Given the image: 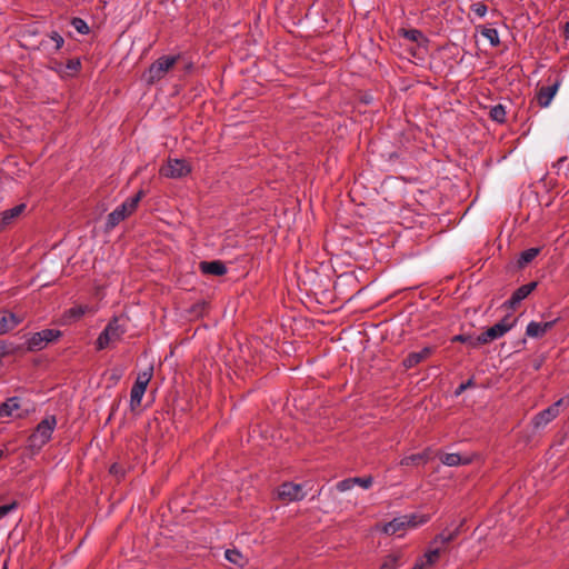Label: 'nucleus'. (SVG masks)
I'll return each mask as SVG.
<instances>
[{"label": "nucleus", "instance_id": "nucleus-1", "mask_svg": "<svg viewBox=\"0 0 569 569\" xmlns=\"http://www.w3.org/2000/svg\"><path fill=\"white\" fill-rule=\"evenodd\" d=\"M129 317L126 315L114 316L96 340L97 350L106 349L110 343L120 341L127 332Z\"/></svg>", "mask_w": 569, "mask_h": 569}, {"label": "nucleus", "instance_id": "nucleus-2", "mask_svg": "<svg viewBox=\"0 0 569 569\" xmlns=\"http://www.w3.org/2000/svg\"><path fill=\"white\" fill-rule=\"evenodd\" d=\"M181 56H162L150 64L142 74L147 84L151 86L160 81L178 63Z\"/></svg>", "mask_w": 569, "mask_h": 569}, {"label": "nucleus", "instance_id": "nucleus-3", "mask_svg": "<svg viewBox=\"0 0 569 569\" xmlns=\"http://www.w3.org/2000/svg\"><path fill=\"white\" fill-rule=\"evenodd\" d=\"M42 30L38 22L24 24L20 37L23 41L22 47L28 50H48V43L41 38Z\"/></svg>", "mask_w": 569, "mask_h": 569}, {"label": "nucleus", "instance_id": "nucleus-4", "mask_svg": "<svg viewBox=\"0 0 569 569\" xmlns=\"http://www.w3.org/2000/svg\"><path fill=\"white\" fill-rule=\"evenodd\" d=\"M62 336V332L57 329H43L34 332L27 340V350L38 351L42 350L49 342H53Z\"/></svg>", "mask_w": 569, "mask_h": 569}, {"label": "nucleus", "instance_id": "nucleus-5", "mask_svg": "<svg viewBox=\"0 0 569 569\" xmlns=\"http://www.w3.org/2000/svg\"><path fill=\"white\" fill-rule=\"evenodd\" d=\"M191 172V168L183 159L170 160L167 166L160 169V174L167 178H183Z\"/></svg>", "mask_w": 569, "mask_h": 569}, {"label": "nucleus", "instance_id": "nucleus-6", "mask_svg": "<svg viewBox=\"0 0 569 569\" xmlns=\"http://www.w3.org/2000/svg\"><path fill=\"white\" fill-rule=\"evenodd\" d=\"M565 402V399H559L551 406H549L547 409L540 411L537 413L532 419V425L536 429H540L546 427L550 421H552L555 418L559 415V407L562 406Z\"/></svg>", "mask_w": 569, "mask_h": 569}, {"label": "nucleus", "instance_id": "nucleus-7", "mask_svg": "<svg viewBox=\"0 0 569 569\" xmlns=\"http://www.w3.org/2000/svg\"><path fill=\"white\" fill-rule=\"evenodd\" d=\"M306 493L301 485L292 482H284L278 489V497L284 501H300L305 498Z\"/></svg>", "mask_w": 569, "mask_h": 569}, {"label": "nucleus", "instance_id": "nucleus-8", "mask_svg": "<svg viewBox=\"0 0 569 569\" xmlns=\"http://www.w3.org/2000/svg\"><path fill=\"white\" fill-rule=\"evenodd\" d=\"M538 286L537 281H531L529 283L520 286L515 292L511 295L510 299H508L503 307L507 309H516L518 305L522 300H525Z\"/></svg>", "mask_w": 569, "mask_h": 569}, {"label": "nucleus", "instance_id": "nucleus-9", "mask_svg": "<svg viewBox=\"0 0 569 569\" xmlns=\"http://www.w3.org/2000/svg\"><path fill=\"white\" fill-rule=\"evenodd\" d=\"M507 333V327L502 325H493L492 327L485 330L481 335L476 337L475 345H487Z\"/></svg>", "mask_w": 569, "mask_h": 569}, {"label": "nucleus", "instance_id": "nucleus-10", "mask_svg": "<svg viewBox=\"0 0 569 569\" xmlns=\"http://www.w3.org/2000/svg\"><path fill=\"white\" fill-rule=\"evenodd\" d=\"M559 84H560V81L556 80L552 84L542 86L541 88L538 89L536 99L540 107L546 108L549 106L552 98L555 97V94L558 91Z\"/></svg>", "mask_w": 569, "mask_h": 569}, {"label": "nucleus", "instance_id": "nucleus-11", "mask_svg": "<svg viewBox=\"0 0 569 569\" xmlns=\"http://www.w3.org/2000/svg\"><path fill=\"white\" fill-rule=\"evenodd\" d=\"M433 352V348L432 347H425L421 351L419 352H410L403 360H402V366L406 368V369H411L413 367H416L417 365H419L420 362L425 361L426 359H428L431 353Z\"/></svg>", "mask_w": 569, "mask_h": 569}, {"label": "nucleus", "instance_id": "nucleus-12", "mask_svg": "<svg viewBox=\"0 0 569 569\" xmlns=\"http://www.w3.org/2000/svg\"><path fill=\"white\" fill-rule=\"evenodd\" d=\"M199 269L203 274H211L218 277L226 274L228 271L226 264L220 260L201 261L199 263Z\"/></svg>", "mask_w": 569, "mask_h": 569}, {"label": "nucleus", "instance_id": "nucleus-13", "mask_svg": "<svg viewBox=\"0 0 569 569\" xmlns=\"http://www.w3.org/2000/svg\"><path fill=\"white\" fill-rule=\"evenodd\" d=\"M21 322V319L9 310H0V335L16 328Z\"/></svg>", "mask_w": 569, "mask_h": 569}, {"label": "nucleus", "instance_id": "nucleus-14", "mask_svg": "<svg viewBox=\"0 0 569 569\" xmlns=\"http://www.w3.org/2000/svg\"><path fill=\"white\" fill-rule=\"evenodd\" d=\"M466 520H462L459 526L456 527L455 530L452 531H447V530H443L442 532H440L439 535H437L433 540H432V543L433 545H438V543H441L443 546L446 545H449L451 543L452 541H455L458 536L461 533L462 531V527L465 525Z\"/></svg>", "mask_w": 569, "mask_h": 569}, {"label": "nucleus", "instance_id": "nucleus-15", "mask_svg": "<svg viewBox=\"0 0 569 569\" xmlns=\"http://www.w3.org/2000/svg\"><path fill=\"white\" fill-rule=\"evenodd\" d=\"M127 217H129V214L126 212V207L119 206L108 214L104 231L109 232L110 230L116 228L121 221H123Z\"/></svg>", "mask_w": 569, "mask_h": 569}, {"label": "nucleus", "instance_id": "nucleus-16", "mask_svg": "<svg viewBox=\"0 0 569 569\" xmlns=\"http://www.w3.org/2000/svg\"><path fill=\"white\" fill-rule=\"evenodd\" d=\"M57 425V419L54 416H50L41 420L38 426L34 429V432L39 436L44 437L46 440L51 439V435L54 430V427Z\"/></svg>", "mask_w": 569, "mask_h": 569}, {"label": "nucleus", "instance_id": "nucleus-17", "mask_svg": "<svg viewBox=\"0 0 569 569\" xmlns=\"http://www.w3.org/2000/svg\"><path fill=\"white\" fill-rule=\"evenodd\" d=\"M26 209L24 203H20L11 209H8L1 213L0 218V230L6 226H9L16 218H18Z\"/></svg>", "mask_w": 569, "mask_h": 569}, {"label": "nucleus", "instance_id": "nucleus-18", "mask_svg": "<svg viewBox=\"0 0 569 569\" xmlns=\"http://www.w3.org/2000/svg\"><path fill=\"white\" fill-rule=\"evenodd\" d=\"M409 521L410 520H408L403 516L397 517V518L392 519L391 521H389L388 523H386L382 528V531L386 535L392 536L399 531L405 530L407 528V525L409 523Z\"/></svg>", "mask_w": 569, "mask_h": 569}, {"label": "nucleus", "instance_id": "nucleus-19", "mask_svg": "<svg viewBox=\"0 0 569 569\" xmlns=\"http://www.w3.org/2000/svg\"><path fill=\"white\" fill-rule=\"evenodd\" d=\"M146 387L140 382H134L130 392V410L134 412L141 405V399L146 392Z\"/></svg>", "mask_w": 569, "mask_h": 569}, {"label": "nucleus", "instance_id": "nucleus-20", "mask_svg": "<svg viewBox=\"0 0 569 569\" xmlns=\"http://www.w3.org/2000/svg\"><path fill=\"white\" fill-rule=\"evenodd\" d=\"M20 408V398L11 397L0 405V418L11 417Z\"/></svg>", "mask_w": 569, "mask_h": 569}, {"label": "nucleus", "instance_id": "nucleus-21", "mask_svg": "<svg viewBox=\"0 0 569 569\" xmlns=\"http://www.w3.org/2000/svg\"><path fill=\"white\" fill-rule=\"evenodd\" d=\"M398 33L411 42H417L419 46L421 44V42H423V43L428 42V39L418 29L401 28V29H399Z\"/></svg>", "mask_w": 569, "mask_h": 569}, {"label": "nucleus", "instance_id": "nucleus-22", "mask_svg": "<svg viewBox=\"0 0 569 569\" xmlns=\"http://www.w3.org/2000/svg\"><path fill=\"white\" fill-rule=\"evenodd\" d=\"M541 248H529L519 254L517 266L519 269L527 267L540 253Z\"/></svg>", "mask_w": 569, "mask_h": 569}, {"label": "nucleus", "instance_id": "nucleus-23", "mask_svg": "<svg viewBox=\"0 0 569 569\" xmlns=\"http://www.w3.org/2000/svg\"><path fill=\"white\" fill-rule=\"evenodd\" d=\"M429 459V455L427 452H421V453H415V455H410V456H407L405 458L401 459L400 461V465L401 466H418L420 463H426Z\"/></svg>", "mask_w": 569, "mask_h": 569}, {"label": "nucleus", "instance_id": "nucleus-24", "mask_svg": "<svg viewBox=\"0 0 569 569\" xmlns=\"http://www.w3.org/2000/svg\"><path fill=\"white\" fill-rule=\"evenodd\" d=\"M144 191L140 189L133 197L127 199L121 207H126V212L130 216L138 207L140 200L144 197Z\"/></svg>", "mask_w": 569, "mask_h": 569}, {"label": "nucleus", "instance_id": "nucleus-25", "mask_svg": "<svg viewBox=\"0 0 569 569\" xmlns=\"http://www.w3.org/2000/svg\"><path fill=\"white\" fill-rule=\"evenodd\" d=\"M440 461L446 466H459V465H466L469 462V459H462V457L459 453H445L440 456Z\"/></svg>", "mask_w": 569, "mask_h": 569}, {"label": "nucleus", "instance_id": "nucleus-26", "mask_svg": "<svg viewBox=\"0 0 569 569\" xmlns=\"http://www.w3.org/2000/svg\"><path fill=\"white\" fill-rule=\"evenodd\" d=\"M224 557L229 562L238 567H243L247 563V560L244 559L242 553L237 549H227L224 552Z\"/></svg>", "mask_w": 569, "mask_h": 569}, {"label": "nucleus", "instance_id": "nucleus-27", "mask_svg": "<svg viewBox=\"0 0 569 569\" xmlns=\"http://www.w3.org/2000/svg\"><path fill=\"white\" fill-rule=\"evenodd\" d=\"M546 335L540 322L531 321L526 328V336L535 339H540Z\"/></svg>", "mask_w": 569, "mask_h": 569}, {"label": "nucleus", "instance_id": "nucleus-28", "mask_svg": "<svg viewBox=\"0 0 569 569\" xmlns=\"http://www.w3.org/2000/svg\"><path fill=\"white\" fill-rule=\"evenodd\" d=\"M48 442L44 437L39 436L34 431L28 437V447L32 451H39Z\"/></svg>", "mask_w": 569, "mask_h": 569}, {"label": "nucleus", "instance_id": "nucleus-29", "mask_svg": "<svg viewBox=\"0 0 569 569\" xmlns=\"http://www.w3.org/2000/svg\"><path fill=\"white\" fill-rule=\"evenodd\" d=\"M481 34L489 40L492 47H498L500 44L499 34L495 28L482 27Z\"/></svg>", "mask_w": 569, "mask_h": 569}, {"label": "nucleus", "instance_id": "nucleus-30", "mask_svg": "<svg viewBox=\"0 0 569 569\" xmlns=\"http://www.w3.org/2000/svg\"><path fill=\"white\" fill-rule=\"evenodd\" d=\"M489 116L493 121L503 123L506 121V109L500 103L496 104L490 109Z\"/></svg>", "mask_w": 569, "mask_h": 569}, {"label": "nucleus", "instance_id": "nucleus-31", "mask_svg": "<svg viewBox=\"0 0 569 569\" xmlns=\"http://www.w3.org/2000/svg\"><path fill=\"white\" fill-rule=\"evenodd\" d=\"M71 26L81 34H88L90 32L88 23L79 17L72 18Z\"/></svg>", "mask_w": 569, "mask_h": 569}, {"label": "nucleus", "instance_id": "nucleus-32", "mask_svg": "<svg viewBox=\"0 0 569 569\" xmlns=\"http://www.w3.org/2000/svg\"><path fill=\"white\" fill-rule=\"evenodd\" d=\"M403 517H406L409 521V523L407 525V528H415L421 523H426L428 520H429V517L428 516H418V515H405Z\"/></svg>", "mask_w": 569, "mask_h": 569}, {"label": "nucleus", "instance_id": "nucleus-33", "mask_svg": "<svg viewBox=\"0 0 569 569\" xmlns=\"http://www.w3.org/2000/svg\"><path fill=\"white\" fill-rule=\"evenodd\" d=\"M441 552V548L437 547L432 550H429L425 553L426 561H423L427 566H432L439 559Z\"/></svg>", "mask_w": 569, "mask_h": 569}, {"label": "nucleus", "instance_id": "nucleus-34", "mask_svg": "<svg viewBox=\"0 0 569 569\" xmlns=\"http://www.w3.org/2000/svg\"><path fill=\"white\" fill-rule=\"evenodd\" d=\"M153 375V367H150L148 370L138 373V377L134 382H140L141 386L148 387Z\"/></svg>", "mask_w": 569, "mask_h": 569}, {"label": "nucleus", "instance_id": "nucleus-35", "mask_svg": "<svg viewBox=\"0 0 569 569\" xmlns=\"http://www.w3.org/2000/svg\"><path fill=\"white\" fill-rule=\"evenodd\" d=\"M553 167L557 168V174L558 176L563 170V176L567 177V174L569 172V159H568V157L559 158L558 161L553 164Z\"/></svg>", "mask_w": 569, "mask_h": 569}, {"label": "nucleus", "instance_id": "nucleus-36", "mask_svg": "<svg viewBox=\"0 0 569 569\" xmlns=\"http://www.w3.org/2000/svg\"><path fill=\"white\" fill-rule=\"evenodd\" d=\"M352 482H353V486L358 485L363 489H369L373 483V477L372 476L353 477Z\"/></svg>", "mask_w": 569, "mask_h": 569}, {"label": "nucleus", "instance_id": "nucleus-37", "mask_svg": "<svg viewBox=\"0 0 569 569\" xmlns=\"http://www.w3.org/2000/svg\"><path fill=\"white\" fill-rule=\"evenodd\" d=\"M452 342L468 343L471 348H478L480 345L476 343V338L470 335H457L452 338Z\"/></svg>", "mask_w": 569, "mask_h": 569}, {"label": "nucleus", "instance_id": "nucleus-38", "mask_svg": "<svg viewBox=\"0 0 569 569\" xmlns=\"http://www.w3.org/2000/svg\"><path fill=\"white\" fill-rule=\"evenodd\" d=\"M48 37L54 42V52L59 51L63 47L64 39L58 31H51L50 33H48Z\"/></svg>", "mask_w": 569, "mask_h": 569}, {"label": "nucleus", "instance_id": "nucleus-39", "mask_svg": "<svg viewBox=\"0 0 569 569\" xmlns=\"http://www.w3.org/2000/svg\"><path fill=\"white\" fill-rule=\"evenodd\" d=\"M86 307L83 306H77L73 308H70L68 310L69 318H72L74 320L80 319L86 313Z\"/></svg>", "mask_w": 569, "mask_h": 569}, {"label": "nucleus", "instance_id": "nucleus-40", "mask_svg": "<svg viewBox=\"0 0 569 569\" xmlns=\"http://www.w3.org/2000/svg\"><path fill=\"white\" fill-rule=\"evenodd\" d=\"M472 387H476V381H475V378L471 377L470 379H468L466 382H462L456 390H455V396L456 397H459L462 392H465L467 389L469 388H472Z\"/></svg>", "mask_w": 569, "mask_h": 569}, {"label": "nucleus", "instance_id": "nucleus-41", "mask_svg": "<svg viewBox=\"0 0 569 569\" xmlns=\"http://www.w3.org/2000/svg\"><path fill=\"white\" fill-rule=\"evenodd\" d=\"M399 558L397 556L390 555L386 558V560L380 566V569H396Z\"/></svg>", "mask_w": 569, "mask_h": 569}, {"label": "nucleus", "instance_id": "nucleus-42", "mask_svg": "<svg viewBox=\"0 0 569 569\" xmlns=\"http://www.w3.org/2000/svg\"><path fill=\"white\" fill-rule=\"evenodd\" d=\"M470 9L479 17H483L488 11V7L483 2H477L471 4Z\"/></svg>", "mask_w": 569, "mask_h": 569}, {"label": "nucleus", "instance_id": "nucleus-43", "mask_svg": "<svg viewBox=\"0 0 569 569\" xmlns=\"http://www.w3.org/2000/svg\"><path fill=\"white\" fill-rule=\"evenodd\" d=\"M517 318H511L510 315H506L499 322H497L498 325H502V326H506L507 327V332L509 330H511L516 323H517Z\"/></svg>", "mask_w": 569, "mask_h": 569}, {"label": "nucleus", "instance_id": "nucleus-44", "mask_svg": "<svg viewBox=\"0 0 569 569\" xmlns=\"http://www.w3.org/2000/svg\"><path fill=\"white\" fill-rule=\"evenodd\" d=\"M336 488H337V490H339L341 492L350 490L351 488H353L352 478H347V479L339 481L337 483Z\"/></svg>", "mask_w": 569, "mask_h": 569}, {"label": "nucleus", "instance_id": "nucleus-45", "mask_svg": "<svg viewBox=\"0 0 569 569\" xmlns=\"http://www.w3.org/2000/svg\"><path fill=\"white\" fill-rule=\"evenodd\" d=\"M109 472L110 475L117 477V478H122L124 476V469L121 465L119 463H112L110 466V469H109Z\"/></svg>", "mask_w": 569, "mask_h": 569}, {"label": "nucleus", "instance_id": "nucleus-46", "mask_svg": "<svg viewBox=\"0 0 569 569\" xmlns=\"http://www.w3.org/2000/svg\"><path fill=\"white\" fill-rule=\"evenodd\" d=\"M66 68L71 72L76 73L81 69V62L79 59H70L68 60Z\"/></svg>", "mask_w": 569, "mask_h": 569}, {"label": "nucleus", "instance_id": "nucleus-47", "mask_svg": "<svg viewBox=\"0 0 569 569\" xmlns=\"http://www.w3.org/2000/svg\"><path fill=\"white\" fill-rule=\"evenodd\" d=\"M18 507L17 501H12L9 505L0 506V518L7 516L10 511L14 510Z\"/></svg>", "mask_w": 569, "mask_h": 569}, {"label": "nucleus", "instance_id": "nucleus-48", "mask_svg": "<svg viewBox=\"0 0 569 569\" xmlns=\"http://www.w3.org/2000/svg\"><path fill=\"white\" fill-rule=\"evenodd\" d=\"M206 307H207V303H206V302L197 303V305H194V306L192 307L191 312H192L193 315H196V316L201 315V313H202V311L206 309Z\"/></svg>", "mask_w": 569, "mask_h": 569}, {"label": "nucleus", "instance_id": "nucleus-49", "mask_svg": "<svg viewBox=\"0 0 569 569\" xmlns=\"http://www.w3.org/2000/svg\"><path fill=\"white\" fill-rule=\"evenodd\" d=\"M559 321V318L557 319H553L551 321H547V322H543L541 323L542 328H543V331L547 333L549 330H551L555 325Z\"/></svg>", "mask_w": 569, "mask_h": 569}, {"label": "nucleus", "instance_id": "nucleus-50", "mask_svg": "<svg viewBox=\"0 0 569 569\" xmlns=\"http://www.w3.org/2000/svg\"><path fill=\"white\" fill-rule=\"evenodd\" d=\"M426 563L423 562V560H419L415 563V566L412 567V569H425L426 568Z\"/></svg>", "mask_w": 569, "mask_h": 569}, {"label": "nucleus", "instance_id": "nucleus-51", "mask_svg": "<svg viewBox=\"0 0 569 569\" xmlns=\"http://www.w3.org/2000/svg\"><path fill=\"white\" fill-rule=\"evenodd\" d=\"M563 36L566 39H569V21H567L563 26Z\"/></svg>", "mask_w": 569, "mask_h": 569}, {"label": "nucleus", "instance_id": "nucleus-52", "mask_svg": "<svg viewBox=\"0 0 569 569\" xmlns=\"http://www.w3.org/2000/svg\"><path fill=\"white\" fill-rule=\"evenodd\" d=\"M193 69V64L191 62L187 63L184 67L186 72H190Z\"/></svg>", "mask_w": 569, "mask_h": 569}, {"label": "nucleus", "instance_id": "nucleus-53", "mask_svg": "<svg viewBox=\"0 0 569 569\" xmlns=\"http://www.w3.org/2000/svg\"><path fill=\"white\" fill-rule=\"evenodd\" d=\"M2 569H8V562L7 561L3 562Z\"/></svg>", "mask_w": 569, "mask_h": 569}, {"label": "nucleus", "instance_id": "nucleus-54", "mask_svg": "<svg viewBox=\"0 0 569 569\" xmlns=\"http://www.w3.org/2000/svg\"><path fill=\"white\" fill-rule=\"evenodd\" d=\"M4 456V451L0 449V459Z\"/></svg>", "mask_w": 569, "mask_h": 569}]
</instances>
